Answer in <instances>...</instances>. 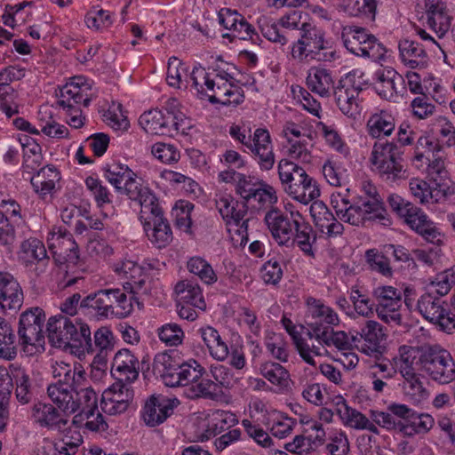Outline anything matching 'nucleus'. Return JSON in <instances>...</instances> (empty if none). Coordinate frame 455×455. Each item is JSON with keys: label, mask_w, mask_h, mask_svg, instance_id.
Wrapping results in <instances>:
<instances>
[{"label": "nucleus", "mask_w": 455, "mask_h": 455, "mask_svg": "<svg viewBox=\"0 0 455 455\" xmlns=\"http://www.w3.org/2000/svg\"><path fill=\"white\" fill-rule=\"evenodd\" d=\"M76 319L63 314L51 316L47 322L48 339L56 347H68L72 331L75 330Z\"/></svg>", "instance_id": "obj_17"}, {"label": "nucleus", "mask_w": 455, "mask_h": 455, "mask_svg": "<svg viewBox=\"0 0 455 455\" xmlns=\"http://www.w3.org/2000/svg\"><path fill=\"white\" fill-rule=\"evenodd\" d=\"M175 291L181 295L180 299L185 303L203 310L205 308V301L198 284L189 280H184L176 284Z\"/></svg>", "instance_id": "obj_35"}, {"label": "nucleus", "mask_w": 455, "mask_h": 455, "mask_svg": "<svg viewBox=\"0 0 455 455\" xmlns=\"http://www.w3.org/2000/svg\"><path fill=\"white\" fill-rule=\"evenodd\" d=\"M364 196L355 197L357 201L367 203L368 205L362 206V211L368 220H379L384 226L390 225L391 221L387 217V212L384 202L379 195L377 188L371 183L363 185Z\"/></svg>", "instance_id": "obj_16"}, {"label": "nucleus", "mask_w": 455, "mask_h": 455, "mask_svg": "<svg viewBox=\"0 0 455 455\" xmlns=\"http://www.w3.org/2000/svg\"><path fill=\"white\" fill-rule=\"evenodd\" d=\"M344 10L350 16L373 21L376 16V0H344Z\"/></svg>", "instance_id": "obj_39"}, {"label": "nucleus", "mask_w": 455, "mask_h": 455, "mask_svg": "<svg viewBox=\"0 0 455 455\" xmlns=\"http://www.w3.org/2000/svg\"><path fill=\"white\" fill-rule=\"evenodd\" d=\"M277 172L283 191L294 200L307 204L320 196L316 181L302 166L291 159H281L277 165Z\"/></svg>", "instance_id": "obj_3"}, {"label": "nucleus", "mask_w": 455, "mask_h": 455, "mask_svg": "<svg viewBox=\"0 0 455 455\" xmlns=\"http://www.w3.org/2000/svg\"><path fill=\"white\" fill-rule=\"evenodd\" d=\"M68 347L81 349L83 352H94L91 330L87 323L76 318L75 330L72 331L70 343Z\"/></svg>", "instance_id": "obj_42"}, {"label": "nucleus", "mask_w": 455, "mask_h": 455, "mask_svg": "<svg viewBox=\"0 0 455 455\" xmlns=\"http://www.w3.org/2000/svg\"><path fill=\"white\" fill-rule=\"evenodd\" d=\"M307 305L308 307V315H307V324L312 329L316 337L317 331L315 329V324L321 328L322 331H327L328 332L333 329V326H337L339 323V318L337 313L330 307L323 304L319 299L309 297L307 299Z\"/></svg>", "instance_id": "obj_13"}, {"label": "nucleus", "mask_w": 455, "mask_h": 455, "mask_svg": "<svg viewBox=\"0 0 455 455\" xmlns=\"http://www.w3.org/2000/svg\"><path fill=\"white\" fill-rule=\"evenodd\" d=\"M173 374L165 377V385L171 387H183L194 384L198 378L205 373V370L196 361L180 363Z\"/></svg>", "instance_id": "obj_26"}, {"label": "nucleus", "mask_w": 455, "mask_h": 455, "mask_svg": "<svg viewBox=\"0 0 455 455\" xmlns=\"http://www.w3.org/2000/svg\"><path fill=\"white\" fill-rule=\"evenodd\" d=\"M23 303V291L12 275L0 272V309L18 310Z\"/></svg>", "instance_id": "obj_18"}, {"label": "nucleus", "mask_w": 455, "mask_h": 455, "mask_svg": "<svg viewBox=\"0 0 455 455\" xmlns=\"http://www.w3.org/2000/svg\"><path fill=\"white\" fill-rule=\"evenodd\" d=\"M85 23L89 28L100 29L108 28L112 24L109 12L103 9L91 10L85 16Z\"/></svg>", "instance_id": "obj_64"}, {"label": "nucleus", "mask_w": 455, "mask_h": 455, "mask_svg": "<svg viewBox=\"0 0 455 455\" xmlns=\"http://www.w3.org/2000/svg\"><path fill=\"white\" fill-rule=\"evenodd\" d=\"M140 371L139 359L131 350L123 348L116 353L111 366V375L116 380L133 383L139 378Z\"/></svg>", "instance_id": "obj_15"}, {"label": "nucleus", "mask_w": 455, "mask_h": 455, "mask_svg": "<svg viewBox=\"0 0 455 455\" xmlns=\"http://www.w3.org/2000/svg\"><path fill=\"white\" fill-rule=\"evenodd\" d=\"M21 257L28 262L46 259L47 252L44 243L36 238H29L21 243Z\"/></svg>", "instance_id": "obj_48"}, {"label": "nucleus", "mask_w": 455, "mask_h": 455, "mask_svg": "<svg viewBox=\"0 0 455 455\" xmlns=\"http://www.w3.org/2000/svg\"><path fill=\"white\" fill-rule=\"evenodd\" d=\"M377 299L376 313L378 317L387 323L395 325L402 324V307L401 292L393 286H379L372 291Z\"/></svg>", "instance_id": "obj_8"}, {"label": "nucleus", "mask_w": 455, "mask_h": 455, "mask_svg": "<svg viewBox=\"0 0 455 455\" xmlns=\"http://www.w3.org/2000/svg\"><path fill=\"white\" fill-rule=\"evenodd\" d=\"M44 321L45 313L39 307H31L20 314L18 335L24 348L28 346L44 347L43 324Z\"/></svg>", "instance_id": "obj_6"}, {"label": "nucleus", "mask_w": 455, "mask_h": 455, "mask_svg": "<svg viewBox=\"0 0 455 455\" xmlns=\"http://www.w3.org/2000/svg\"><path fill=\"white\" fill-rule=\"evenodd\" d=\"M341 38L344 46L351 53L374 61L384 60L387 49L364 28L358 26H345L342 28Z\"/></svg>", "instance_id": "obj_4"}, {"label": "nucleus", "mask_w": 455, "mask_h": 455, "mask_svg": "<svg viewBox=\"0 0 455 455\" xmlns=\"http://www.w3.org/2000/svg\"><path fill=\"white\" fill-rule=\"evenodd\" d=\"M211 375L212 380L218 383L220 391H223V388H230L236 383L233 371L223 365L212 367Z\"/></svg>", "instance_id": "obj_62"}, {"label": "nucleus", "mask_w": 455, "mask_h": 455, "mask_svg": "<svg viewBox=\"0 0 455 455\" xmlns=\"http://www.w3.org/2000/svg\"><path fill=\"white\" fill-rule=\"evenodd\" d=\"M399 357L394 358L395 367L398 369L403 377H410L415 369L413 367L416 359V350L411 347H401L399 348Z\"/></svg>", "instance_id": "obj_52"}, {"label": "nucleus", "mask_w": 455, "mask_h": 455, "mask_svg": "<svg viewBox=\"0 0 455 455\" xmlns=\"http://www.w3.org/2000/svg\"><path fill=\"white\" fill-rule=\"evenodd\" d=\"M407 207L401 216V218L404 219L406 224L427 242L438 246L441 245L443 235L435 227V223L427 219V216L421 209L414 206L412 204H408Z\"/></svg>", "instance_id": "obj_10"}, {"label": "nucleus", "mask_w": 455, "mask_h": 455, "mask_svg": "<svg viewBox=\"0 0 455 455\" xmlns=\"http://www.w3.org/2000/svg\"><path fill=\"white\" fill-rule=\"evenodd\" d=\"M113 292L114 299L116 300L114 304L115 316L118 318H124L128 316L133 309L132 299H134L138 306L140 307V303L133 297V295L128 297L123 290L117 288L115 289V291Z\"/></svg>", "instance_id": "obj_53"}, {"label": "nucleus", "mask_w": 455, "mask_h": 455, "mask_svg": "<svg viewBox=\"0 0 455 455\" xmlns=\"http://www.w3.org/2000/svg\"><path fill=\"white\" fill-rule=\"evenodd\" d=\"M15 334L11 324L0 317V358L12 360L17 355Z\"/></svg>", "instance_id": "obj_36"}, {"label": "nucleus", "mask_w": 455, "mask_h": 455, "mask_svg": "<svg viewBox=\"0 0 455 455\" xmlns=\"http://www.w3.org/2000/svg\"><path fill=\"white\" fill-rule=\"evenodd\" d=\"M180 363L176 362L172 356L167 353H159L154 359V370L157 371L164 382L165 383V377L169 374H173L178 370Z\"/></svg>", "instance_id": "obj_60"}, {"label": "nucleus", "mask_w": 455, "mask_h": 455, "mask_svg": "<svg viewBox=\"0 0 455 455\" xmlns=\"http://www.w3.org/2000/svg\"><path fill=\"white\" fill-rule=\"evenodd\" d=\"M190 390L193 397H203L211 400H216L223 395V391H220L218 383H215L206 371L192 384Z\"/></svg>", "instance_id": "obj_40"}, {"label": "nucleus", "mask_w": 455, "mask_h": 455, "mask_svg": "<svg viewBox=\"0 0 455 455\" xmlns=\"http://www.w3.org/2000/svg\"><path fill=\"white\" fill-rule=\"evenodd\" d=\"M443 296H439L435 291H431L427 286L426 292L418 299L417 307L421 315L428 322L434 323L438 322L443 315L444 307Z\"/></svg>", "instance_id": "obj_27"}, {"label": "nucleus", "mask_w": 455, "mask_h": 455, "mask_svg": "<svg viewBox=\"0 0 455 455\" xmlns=\"http://www.w3.org/2000/svg\"><path fill=\"white\" fill-rule=\"evenodd\" d=\"M188 268L206 284H212L217 281V275L212 266L200 257L191 258L188 262Z\"/></svg>", "instance_id": "obj_51"}, {"label": "nucleus", "mask_w": 455, "mask_h": 455, "mask_svg": "<svg viewBox=\"0 0 455 455\" xmlns=\"http://www.w3.org/2000/svg\"><path fill=\"white\" fill-rule=\"evenodd\" d=\"M29 180L34 191L42 198L52 196L55 190V185L60 180V173L53 165H46L34 174L33 177H25Z\"/></svg>", "instance_id": "obj_22"}, {"label": "nucleus", "mask_w": 455, "mask_h": 455, "mask_svg": "<svg viewBox=\"0 0 455 455\" xmlns=\"http://www.w3.org/2000/svg\"><path fill=\"white\" fill-rule=\"evenodd\" d=\"M76 398H75V403L80 411V414L84 415L87 419L94 416L96 411H98V397L95 391L92 387H84L80 386L75 392Z\"/></svg>", "instance_id": "obj_37"}, {"label": "nucleus", "mask_w": 455, "mask_h": 455, "mask_svg": "<svg viewBox=\"0 0 455 455\" xmlns=\"http://www.w3.org/2000/svg\"><path fill=\"white\" fill-rule=\"evenodd\" d=\"M409 124L403 123L398 131L397 142H375L370 158L378 172L387 180H405L406 170L403 164V147L413 141Z\"/></svg>", "instance_id": "obj_2"}, {"label": "nucleus", "mask_w": 455, "mask_h": 455, "mask_svg": "<svg viewBox=\"0 0 455 455\" xmlns=\"http://www.w3.org/2000/svg\"><path fill=\"white\" fill-rule=\"evenodd\" d=\"M419 363L421 369L432 379L447 384L455 379V363L451 355L437 347H429L422 351Z\"/></svg>", "instance_id": "obj_5"}, {"label": "nucleus", "mask_w": 455, "mask_h": 455, "mask_svg": "<svg viewBox=\"0 0 455 455\" xmlns=\"http://www.w3.org/2000/svg\"><path fill=\"white\" fill-rule=\"evenodd\" d=\"M331 84L332 79L327 69L313 68L309 70L307 85L313 92L323 97L329 96Z\"/></svg>", "instance_id": "obj_34"}, {"label": "nucleus", "mask_w": 455, "mask_h": 455, "mask_svg": "<svg viewBox=\"0 0 455 455\" xmlns=\"http://www.w3.org/2000/svg\"><path fill=\"white\" fill-rule=\"evenodd\" d=\"M132 383L122 382L116 380L104 393H110L109 398L113 400H120L126 405H130L134 397V391L132 387Z\"/></svg>", "instance_id": "obj_58"}, {"label": "nucleus", "mask_w": 455, "mask_h": 455, "mask_svg": "<svg viewBox=\"0 0 455 455\" xmlns=\"http://www.w3.org/2000/svg\"><path fill=\"white\" fill-rule=\"evenodd\" d=\"M50 249L54 251V253H58L60 256H63L67 260L76 261L78 259V245L73 238L72 234H66L64 237L55 242H50L49 245Z\"/></svg>", "instance_id": "obj_50"}, {"label": "nucleus", "mask_w": 455, "mask_h": 455, "mask_svg": "<svg viewBox=\"0 0 455 455\" xmlns=\"http://www.w3.org/2000/svg\"><path fill=\"white\" fill-rule=\"evenodd\" d=\"M264 220L276 243L290 246L295 227L302 220V215L299 212L287 215L277 208H272L266 213Z\"/></svg>", "instance_id": "obj_7"}, {"label": "nucleus", "mask_w": 455, "mask_h": 455, "mask_svg": "<svg viewBox=\"0 0 455 455\" xmlns=\"http://www.w3.org/2000/svg\"><path fill=\"white\" fill-rule=\"evenodd\" d=\"M260 372L272 384L283 387H288L290 374L280 363L267 362L260 366Z\"/></svg>", "instance_id": "obj_46"}, {"label": "nucleus", "mask_w": 455, "mask_h": 455, "mask_svg": "<svg viewBox=\"0 0 455 455\" xmlns=\"http://www.w3.org/2000/svg\"><path fill=\"white\" fill-rule=\"evenodd\" d=\"M115 289H100L90 293L80 303V308L92 309L99 318H108L114 315Z\"/></svg>", "instance_id": "obj_20"}, {"label": "nucleus", "mask_w": 455, "mask_h": 455, "mask_svg": "<svg viewBox=\"0 0 455 455\" xmlns=\"http://www.w3.org/2000/svg\"><path fill=\"white\" fill-rule=\"evenodd\" d=\"M136 201L141 206V214L147 212L151 214L149 219H156V217L163 215V210L159 205L158 198L148 187L146 191H144L143 196H140Z\"/></svg>", "instance_id": "obj_59"}, {"label": "nucleus", "mask_w": 455, "mask_h": 455, "mask_svg": "<svg viewBox=\"0 0 455 455\" xmlns=\"http://www.w3.org/2000/svg\"><path fill=\"white\" fill-rule=\"evenodd\" d=\"M113 333L109 330L108 327L103 326L99 328L94 333V340L93 349L99 348L100 354L97 355L96 358H99L100 361H102L105 363L102 354L104 351L106 352L108 348L113 347Z\"/></svg>", "instance_id": "obj_61"}, {"label": "nucleus", "mask_w": 455, "mask_h": 455, "mask_svg": "<svg viewBox=\"0 0 455 455\" xmlns=\"http://www.w3.org/2000/svg\"><path fill=\"white\" fill-rule=\"evenodd\" d=\"M58 410L50 403H37L32 407V417L34 420L42 427H52L66 420L60 419Z\"/></svg>", "instance_id": "obj_38"}, {"label": "nucleus", "mask_w": 455, "mask_h": 455, "mask_svg": "<svg viewBox=\"0 0 455 455\" xmlns=\"http://www.w3.org/2000/svg\"><path fill=\"white\" fill-rule=\"evenodd\" d=\"M175 119L177 117L166 116L162 110L152 109L143 113L140 116L139 123L148 133L172 137L186 130V127H180V124Z\"/></svg>", "instance_id": "obj_11"}, {"label": "nucleus", "mask_w": 455, "mask_h": 455, "mask_svg": "<svg viewBox=\"0 0 455 455\" xmlns=\"http://www.w3.org/2000/svg\"><path fill=\"white\" fill-rule=\"evenodd\" d=\"M398 48L402 61L409 68L423 69L428 66L429 57L422 44L403 39L399 42Z\"/></svg>", "instance_id": "obj_23"}, {"label": "nucleus", "mask_w": 455, "mask_h": 455, "mask_svg": "<svg viewBox=\"0 0 455 455\" xmlns=\"http://www.w3.org/2000/svg\"><path fill=\"white\" fill-rule=\"evenodd\" d=\"M158 337L168 346H178L183 341L184 331L177 323H166L158 329Z\"/></svg>", "instance_id": "obj_56"}, {"label": "nucleus", "mask_w": 455, "mask_h": 455, "mask_svg": "<svg viewBox=\"0 0 455 455\" xmlns=\"http://www.w3.org/2000/svg\"><path fill=\"white\" fill-rule=\"evenodd\" d=\"M103 171L104 178L115 188L117 193L122 189L126 179L136 176V173L127 165L120 163L108 164Z\"/></svg>", "instance_id": "obj_41"}, {"label": "nucleus", "mask_w": 455, "mask_h": 455, "mask_svg": "<svg viewBox=\"0 0 455 455\" xmlns=\"http://www.w3.org/2000/svg\"><path fill=\"white\" fill-rule=\"evenodd\" d=\"M410 189L413 196L419 199L421 204L428 203L430 200L438 202L441 199H445L442 196V192L435 189V186L433 187L426 182L425 180L413 179L410 181Z\"/></svg>", "instance_id": "obj_45"}, {"label": "nucleus", "mask_w": 455, "mask_h": 455, "mask_svg": "<svg viewBox=\"0 0 455 455\" xmlns=\"http://www.w3.org/2000/svg\"><path fill=\"white\" fill-rule=\"evenodd\" d=\"M266 183L263 180L251 176L242 174L238 180V183L235 185V193L239 195L245 203H249L251 200V196Z\"/></svg>", "instance_id": "obj_49"}, {"label": "nucleus", "mask_w": 455, "mask_h": 455, "mask_svg": "<svg viewBox=\"0 0 455 455\" xmlns=\"http://www.w3.org/2000/svg\"><path fill=\"white\" fill-rule=\"evenodd\" d=\"M52 374L54 379H56L54 383H59L63 386H71V387L76 389L83 386V382L85 381V373L84 371H76V368L64 363H58L57 366L53 368Z\"/></svg>", "instance_id": "obj_33"}, {"label": "nucleus", "mask_w": 455, "mask_h": 455, "mask_svg": "<svg viewBox=\"0 0 455 455\" xmlns=\"http://www.w3.org/2000/svg\"><path fill=\"white\" fill-rule=\"evenodd\" d=\"M365 257L372 270L378 271L384 275H391L388 259L383 254H379L377 250L370 249L366 251Z\"/></svg>", "instance_id": "obj_63"}, {"label": "nucleus", "mask_w": 455, "mask_h": 455, "mask_svg": "<svg viewBox=\"0 0 455 455\" xmlns=\"http://www.w3.org/2000/svg\"><path fill=\"white\" fill-rule=\"evenodd\" d=\"M453 284H455V272L452 269H447L438 274L427 287L437 295L444 296L448 294Z\"/></svg>", "instance_id": "obj_55"}, {"label": "nucleus", "mask_w": 455, "mask_h": 455, "mask_svg": "<svg viewBox=\"0 0 455 455\" xmlns=\"http://www.w3.org/2000/svg\"><path fill=\"white\" fill-rule=\"evenodd\" d=\"M395 127V118L386 111L373 114L367 122L368 133L374 139L389 136Z\"/></svg>", "instance_id": "obj_32"}, {"label": "nucleus", "mask_w": 455, "mask_h": 455, "mask_svg": "<svg viewBox=\"0 0 455 455\" xmlns=\"http://www.w3.org/2000/svg\"><path fill=\"white\" fill-rule=\"evenodd\" d=\"M316 233L314 231L313 228L302 219L295 227L292 241L290 243L289 247H293L296 244L306 256L315 258L313 245L316 243Z\"/></svg>", "instance_id": "obj_29"}, {"label": "nucleus", "mask_w": 455, "mask_h": 455, "mask_svg": "<svg viewBox=\"0 0 455 455\" xmlns=\"http://www.w3.org/2000/svg\"><path fill=\"white\" fill-rule=\"evenodd\" d=\"M357 335L365 341L363 351L368 355L371 353H381V343L386 339L382 325L376 321L369 320L365 326L357 332Z\"/></svg>", "instance_id": "obj_30"}, {"label": "nucleus", "mask_w": 455, "mask_h": 455, "mask_svg": "<svg viewBox=\"0 0 455 455\" xmlns=\"http://www.w3.org/2000/svg\"><path fill=\"white\" fill-rule=\"evenodd\" d=\"M315 329L319 332L321 328L315 324ZM316 340L326 345H333L339 350H349L352 348V343L349 340L347 334L343 331H334L333 329L331 331H322L316 334Z\"/></svg>", "instance_id": "obj_44"}, {"label": "nucleus", "mask_w": 455, "mask_h": 455, "mask_svg": "<svg viewBox=\"0 0 455 455\" xmlns=\"http://www.w3.org/2000/svg\"><path fill=\"white\" fill-rule=\"evenodd\" d=\"M363 88L355 85L354 77L347 76L334 87L333 95L339 110L347 116L356 119L361 114L357 98Z\"/></svg>", "instance_id": "obj_9"}, {"label": "nucleus", "mask_w": 455, "mask_h": 455, "mask_svg": "<svg viewBox=\"0 0 455 455\" xmlns=\"http://www.w3.org/2000/svg\"><path fill=\"white\" fill-rule=\"evenodd\" d=\"M251 200L257 202V205H252V207L257 208L258 210L267 209L268 207H273L274 204L277 203L278 197L276 195V190L271 185L267 182L259 188L257 192L251 196Z\"/></svg>", "instance_id": "obj_54"}, {"label": "nucleus", "mask_w": 455, "mask_h": 455, "mask_svg": "<svg viewBox=\"0 0 455 455\" xmlns=\"http://www.w3.org/2000/svg\"><path fill=\"white\" fill-rule=\"evenodd\" d=\"M177 399H171L162 395H152L146 402L142 417L149 427L162 424L172 413L178 405Z\"/></svg>", "instance_id": "obj_12"}, {"label": "nucleus", "mask_w": 455, "mask_h": 455, "mask_svg": "<svg viewBox=\"0 0 455 455\" xmlns=\"http://www.w3.org/2000/svg\"><path fill=\"white\" fill-rule=\"evenodd\" d=\"M76 390V389L71 387V386L52 383L47 387V394L52 402L55 403L60 410L71 414L78 411L74 397Z\"/></svg>", "instance_id": "obj_28"}, {"label": "nucleus", "mask_w": 455, "mask_h": 455, "mask_svg": "<svg viewBox=\"0 0 455 455\" xmlns=\"http://www.w3.org/2000/svg\"><path fill=\"white\" fill-rule=\"evenodd\" d=\"M190 78L192 80V86L202 96H208L209 94L204 92V85L210 92H215V82L209 77L208 73L202 67H195L192 70Z\"/></svg>", "instance_id": "obj_57"}, {"label": "nucleus", "mask_w": 455, "mask_h": 455, "mask_svg": "<svg viewBox=\"0 0 455 455\" xmlns=\"http://www.w3.org/2000/svg\"><path fill=\"white\" fill-rule=\"evenodd\" d=\"M283 325L286 331L291 335L293 343L301 356V358L308 364L315 366V361L311 355H307V351L309 350V345L307 341L301 337L300 333L296 331V326L292 323L291 320L286 317H283L282 319Z\"/></svg>", "instance_id": "obj_47"}, {"label": "nucleus", "mask_w": 455, "mask_h": 455, "mask_svg": "<svg viewBox=\"0 0 455 455\" xmlns=\"http://www.w3.org/2000/svg\"><path fill=\"white\" fill-rule=\"evenodd\" d=\"M13 379L16 385L15 396L19 403L27 404L30 403L34 397L32 382L29 375L20 368H15Z\"/></svg>", "instance_id": "obj_43"}, {"label": "nucleus", "mask_w": 455, "mask_h": 455, "mask_svg": "<svg viewBox=\"0 0 455 455\" xmlns=\"http://www.w3.org/2000/svg\"><path fill=\"white\" fill-rule=\"evenodd\" d=\"M144 229L150 242L159 249L166 247L172 240V228L163 215L146 220Z\"/></svg>", "instance_id": "obj_25"}, {"label": "nucleus", "mask_w": 455, "mask_h": 455, "mask_svg": "<svg viewBox=\"0 0 455 455\" xmlns=\"http://www.w3.org/2000/svg\"><path fill=\"white\" fill-rule=\"evenodd\" d=\"M280 24L297 33V40L291 52L292 59L301 63L335 60L336 51L331 41L325 38V32L313 23L302 21L301 12L292 11L284 15L281 18Z\"/></svg>", "instance_id": "obj_1"}, {"label": "nucleus", "mask_w": 455, "mask_h": 455, "mask_svg": "<svg viewBox=\"0 0 455 455\" xmlns=\"http://www.w3.org/2000/svg\"><path fill=\"white\" fill-rule=\"evenodd\" d=\"M336 411L342 420L350 427L355 429H365L375 435L379 434V430L374 423L371 422L362 412L350 408L340 395L336 397Z\"/></svg>", "instance_id": "obj_24"}, {"label": "nucleus", "mask_w": 455, "mask_h": 455, "mask_svg": "<svg viewBox=\"0 0 455 455\" xmlns=\"http://www.w3.org/2000/svg\"><path fill=\"white\" fill-rule=\"evenodd\" d=\"M235 415L225 411H215L202 434V440H208L224 431L230 430L237 423Z\"/></svg>", "instance_id": "obj_31"}, {"label": "nucleus", "mask_w": 455, "mask_h": 455, "mask_svg": "<svg viewBox=\"0 0 455 455\" xmlns=\"http://www.w3.org/2000/svg\"><path fill=\"white\" fill-rule=\"evenodd\" d=\"M313 201L310 206V215L319 230L322 233H325L328 236L341 235L344 227L337 220L326 204L323 201L315 199Z\"/></svg>", "instance_id": "obj_19"}, {"label": "nucleus", "mask_w": 455, "mask_h": 455, "mask_svg": "<svg viewBox=\"0 0 455 455\" xmlns=\"http://www.w3.org/2000/svg\"><path fill=\"white\" fill-rule=\"evenodd\" d=\"M427 177L432 180L437 191L442 192V196L447 198L454 194V188L450 185L448 171L444 164V153H435V157L429 158L427 167Z\"/></svg>", "instance_id": "obj_21"}, {"label": "nucleus", "mask_w": 455, "mask_h": 455, "mask_svg": "<svg viewBox=\"0 0 455 455\" xmlns=\"http://www.w3.org/2000/svg\"><path fill=\"white\" fill-rule=\"evenodd\" d=\"M331 204L336 212V215L345 222L353 226L364 225L367 221L362 206H365V202L357 201L355 197L348 199L341 193L332 194Z\"/></svg>", "instance_id": "obj_14"}]
</instances>
